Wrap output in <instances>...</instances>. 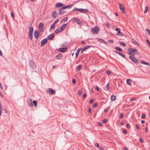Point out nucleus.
<instances>
[{"instance_id": "15", "label": "nucleus", "mask_w": 150, "mask_h": 150, "mask_svg": "<svg viewBox=\"0 0 150 150\" xmlns=\"http://www.w3.org/2000/svg\"><path fill=\"white\" fill-rule=\"evenodd\" d=\"M58 50L59 52H64L67 51V48L66 47L61 48L59 49Z\"/></svg>"}, {"instance_id": "8", "label": "nucleus", "mask_w": 150, "mask_h": 150, "mask_svg": "<svg viewBox=\"0 0 150 150\" xmlns=\"http://www.w3.org/2000/svg\"><path fill=\"white\" fill-rule=\"evenodd\" d=\"M73 19L75 21L76 23L78 25H82V23L81 21L77 18H74Z\"/></svg>"}, {"instance_id": "18", "label": "nucleus", "mask_w": 150, "mask_h": 150, "mask_svg": "<svg viewBox=\"0 0 150 150\" xmlns=\"http://www.w3.org/2000/svg\"><path fill=\"white\" fill-rule=\"evenodd\" d=\"M54 33H52L50 35L47 37V38L49 40H51L54 37Z\"/></svg>"}, {"instance_id": "17", "label": "nucleus", "mask_w": 150, "mask_h": 150, "mask_svg": "<svg viewBox=\"0 0 150 150\" xmlns=\"http://www.w3.org/2000/svg\"><path fill=\"white\" fill-rule=\"evenodd\" d=\"M67 25V24H64L63 25H62L60 28H60V30L61 31H62L65 28H66V25Z\"/></svg>"}, {"instance_id": "33", "label": "nucleus", "mask_w": 150, "mask_h": 150, "mask_svg": "<svg viewBox=\"0 0 150 150\" xmlns=\"http://www.w3.org/2000/svg\"><path fill=\"white\" fill-rule=\"evenodd\" d=\"M55 24H54L53 23L50 26L51 29H52V30L54 29H55Z\"/></svg>"}, {"instance_id": "61", "label": "nucleus", "mask_w": 150, "mask_h": 150, "mask_svg": "<svg viewBox=\"0 0 150 150\" xmlns=\"http://www.w3.org/2000/svg\"><path fill=\"white\" fill-rule=\"evenodd\" d=\"M99 149L100 150H104V149L102 147H99Z\"/></svg>"}, {"instance_id": "3", "label": "nucleus", "mask_w": 150, "mask_h": 150, "mask_svg": "<svg viewBox=\"0 0 150 150\" xmlns=\"http://www.w3.org/2000/svg\"><path fill=\"white\" fill-rule=\"evenodd\" d=\"M80 11L82 13H86V12H88V10L87 9H80V8H75L73 10V11Z\"/></svg>"}, {"instance_id": "22", "label": "nucleus", "mask_w": 150, "mask_h": 150, "mask_svg": "<svg viewBox=\"0 0 150 150\" xmlns=\"http://www.w3.org/2000/svg\"><path fill=\"white\" fill-rule=\"evenodd\" d=\"M63 4L61 3H57L55 5V7H61L63 6Z\"/></svg>"}, {"instance_id": "46", "label": "nucleus", "mask_w": 150, "mask_h": 150, "mask_svg": "<svg viewBox=\"0 0 150 150\" xmlns=\"http://www.w3.org/2000/svg\"><path fill=\"white\" fill-rule=\"evenodd\" d=\"M123 132L124 134H126L127 133V131L125 129L123 130Z\"/></svg>"}, {"instance_id": "60", "label": "nucleus", "mask_w": 150, "mask_h": 150, "mask_svg": "<svg viewBox=\"0 0 150 150\" xmlns=\"http://www.w3.org/2000/svg\"><path fill=\"white\" fill-rule=\"evenodd\" d=\"M11 17H12V18H13L14 17V15H13V13H12V12H11Z\"/></svg>"}, {"instance_id": "48", "label": "nucleus", "mask_w": 150, "mask_h": 150, "mask_svg": "<svg viewBox=\"0 0 150 150\" xmlns=\"http://www.w3.org/2000/svg\"><path fill=\"white\" fill-rule=\"evenodd\" d=\"M146 41L147 44H148L149 45H150V42H149V41L148 39H146Z\"/></svg>"}, {"instance_id": "30", "label": "nucleus", "mask_w": 150, "mask_h": 150, "mask_svg": "<svg viewBox=\"0 0 150 150\" xmlns=\"http://www.w3.org/2000/svg\"><path fill=\"white\" fill-rule=\"evenodd\" d=\"M115 49L117 50H118L119 51H122V50L121 48L119 47H115Z\"/></svg>"}, {"instance_id": "63", "label": "nucleus", "mask_w": 150, "mask_h": 150, "mask_svg": "<svg viewBox=\"0 0 150 150\" xmlns=\"http://www.w3.org/2000/svg\"><path fill=\"white\" fill-rule=\"evenodd\" d=\"M96 89L98 91H99V88L98 87H96Z\"/></svg>"}, {"instance_id": "7", "label": "nucleus", "mask_w": 150, "mask_h": 150, "mask_svg": "<svg viewBox=\"0 0 150 150\" xmlns=\"http://www.w3.org/2000/svg\"><path fill=\"white\" fill-rule=\"evenodd\" d=\"M119 7L122 13H124L125 12V9L124 6L121 4H119Z\"/></svg>"}, {"instance_id": "1", "label": "nucleus", "mask_w": 150, "mask_h": 150, "mask_svg": "<svg viewBox=\"0 0 150 150\" xmlns=\"http://www.w3.org/2000/svg\"><path fill=\"white\" fill-rule=\"evenodd\" d=\"M137 51V50L136 49L129 48L128 50V53L129 55L134 57L135 54V52Z\"/></svg>"}, {"instance_id": "2", "label": "nucleus", "mask_w": 150, "mask_h": 150, "mask_svg": "<svg viewBox=\"0 0 150 150\" xmlns=\"http://www.w3.org/2000/svg\"><path fill=\"white\" fill-rule=\"evenodd\" d=\"M99 31V28L96 26L93 28H92L91 29V32L93 33V34H97L98 33Z\"/></svg>"}, {"instance_id": "12", "label": "nucleus", "mask_w": 150, "mask_h": 150, "mask_svg": "<svg viewBox=\"0 0 150 150\" xmlns=\"http://www.w3.org/2000/svg\"><path fill=\"white\" fill-rule=\"evenodd\" d=\"M47 42V39L45 38L42 40L41 42V46H42Z\"/></svg>"}, {"instance_id": "16", "label": "nucleus", "mask_w": 150, "mask_h": 150, "mask_svg": "<svg viewBox=\"0 0 150 150\" xmlns=\"http://www.w3.org/2000/svg\"><path fill=\"white\" fill-rule=\"evenodd\" d=\"M97 39L98 41L100 42H101L104 43L106 45L107 44V42L103 40V39L100 38H97Z\"/></svg>"}, {"instance_id": "43", "label": "nucleus", "mask_w": 150, "mask_h": 150, "mask_svg": "<svg viewBox=\"0 0 150 150\" xmlns=\"http://www.w3.org/2000/svg\"><path fill=\"white\" fill-rule=\"evenodd\" d=\"M102 122L103 123H105L107 122V120L106 119H104L102 120Z\"/></svg>"}, {"instance_id": "28", "label": "nucleus", "mask_w": 150, "mask_h": 150, "mask_svg": "<svg viewBox=\"0 0 150 150\" xmlns=\"http://www.w3.org/2000/svg\"><path fill=\"white\" fill-rule=\"evenodd\" d=\"M116 99V97L114 95H112L111 97V100L112 101H113Z\"/></svg>"}, {"instance_id": "10", "label": "nucleus", "mask_w": 150, "mask_h": 150, "mask_svg": "<svg viewBox=\"0 0 150 150\" xmlns=\"http://www.w3.org/2000/svg\"><path fill=\"white\" fill-rule=\"evenodd\" d=\"M39 35V32L36 30H35L34 32V37L36 39H38Z\"/></svg>"}, {"instance_id": "39", "label": "nucleus", "mask_w": 150, "mask_h": 150, "mask_svg": "<svg viewBox=\"0 0 150 150\" xmlns=\"http://www.w3.org/2000/svg\"><path fill=\"white\" fill-rule=\"evenodd\" d=\"M91 46L89 45H88L83 48V50H85L88 49V48H89Z\"/></svg>"}, {"instance_id": "21", "label": "nucleus", "mask_w": 150, "mask_h": 150, "mask_svg": "<svg viewBox=\"0 0 150 150\" xmlns=\"http://www.w3.org/2000/svg\"><path fill=\"white\" fill-rule=\"evenodd\" d=\"M73 6V4H71L67 6L63 7V9H64L67 8H70Z\"/></svg>"}, {"instance_id": "35", "label": "nucleus", "mask_w": 150, "mask_h": 150, "mask_svg": "<svg viewBox=\"0 0 150 150\" xmlns=\"http://www.w3.org/2000/svg\"><path fill=\"white\" fill-rule=\"evenodd\" d=\"M148 6H146V7H145V10L144 11V14L146 13L148 11Z\"/></svg>"}, {"instance_id": "26", "label": "nucleus", "mask_w": 150, "mask_h": 150, "mask_svg": "<svg viewBox=\"0 0 150 150\" xmlns=\"http://www.w3.org/2000/svg\"><path fill=\"white\" fill-rule=\"evenodd\" d=\"M81 50V49H79L77 50V51L76 52V58L78 57V56L79 53V52H80V51Z\"/></svg>"}, {"instance_id": "55", "label": "nucleus", "mask_w": 150, "mask_h": 150, "mask_svg": "<svg viewBox=\"0 0 150 150\" xmlns=\"http://www.w3.org/2000/svg\"><path fill=\"white\" fill-rule=\"evenodd\" d=\"M72 81V83H76V81L75 79H73Z\"/></svg>"}, {"instance_id": "42", "label": "nucleus", "mask_w": 150, "mask_h": 150, "mask_svg": "<svg viewBox=\"0 0 150 150\" xmlns=\"http://www.w3.org/2000/svg\"><path fill=\"white\" fill-rule=\"evenodd\" d=\"M59 20L58 19H57L53 23V24H55L57 23L58 22Z\"/></svg>"}, {"instance_id": "20", "label": "nucleus", "mask_w": 150, "mask_h": 150, "mask_svg": "<svg viewBox=\"0 0 150 150\" xmlns=\"http://www.w3.org/2000/svg\"><path fill=\"white\" fill-rule=\"evenodd\" d=\"M109 88L110 84L109 83H108L107 84L106 86L105 87L104 89L106 91H108L109 90Z\"/></svg>"}, {"instance_id": "51", "label": "nucleus", "mask_w": 150, "mask_h": 150, "mask_svg": "<svg viewBox=\"0 0 150 150\" xmlns=\"http://www.w3.org/2000/svg\"><path fill=\"white\" fill-rule=\"evenodd\" d=\"M86 93H85L82 96V97L83 98H85L86 97Z\"/></svg>"}, {"instance_id": "6", "label": "nucleus", "mask_w": 150, "mask_h": 150, "mask_svg": "<svg viewBox=\"0 0 150 150\" xmlns=\"http://www.w3.org/2000/svg\"><path fill=\"white\" fill-rule=\"evenodd\" d=\"M30 66L33 69H35L36 68V66L35 63L32 61H30L29 63Z\"/></svg>"}, {"instance_id": "41", "label": "nucleus", "mask_w": 150, "mask_h": 150, "mask_svg": "<svg viewBox=\"0 0 150 150\" xmlns=\"http://www.w3.org/2000/svg\"><path fill=\"white\" fill-rule=\"evenodd\" d=\"M97 124L98 125V126H102L103 125L102 124L101 122H97Z\"/></svg>"}, {"instance_id": "64", "label": "nucleus", "mask_w": 150, "mask_h": 150, "mask_svg": "<svg viewBox=\"0 0 150 150\" xmlns=\"http://www.w3.org/2000/svg\"><path fill=\"white\" fill-rule=\"evenodd\" d=\"M125 124V123L124 122H123V121H122L121 122V124L122 125H123L124 124Z\"/></svg>"}, {"instance_id": "27", "label": "nucleus", "mask_w": 150, "mask_h": 150, "mask_svg": "<svg viewBox=\"0 0 150 150\" xmlns=\"http://www.w3.org/2000/svg\"><path fill=\"white\" fill-rule=\"evenodd\" d=\"M119 43L121 46L123 47H125L126 46V44L124 42H119Z\"/></svg>"}, {"instance_id": "53", "label": "nucleus", "mask_w": 150, "mask_h": 150, "mask_svg": "<svg viewBox=\"0 0 150 150\" xmlns=\"http://www.w3.org/2000/svg\"><path fill=\"white\" fill-rule=\"evenodd\" d=\"M93 101V99H91V100H90L89 101V103H92Z\"/></svg>"}, {"instance_id": "59", "label": "nucleus", "mask_w": 150, "mask_h": 150, "mask_svg": "<svg viewBox=\"0 0 150 150\" xmlns=\"http://www.w3.org/2000/svg\"><path fill=\"white\" fill-rule=\"evenodd\" d=\"M81 43L83 44H86L85 43V41L83 40H82L81 41Z\"/></svg>"}, {"instance_id": "32", "label": "nucleus", "mask_w": 150, "mask_h": 150, "mask_svg": "<svg viewBox=\"0 0 150 150\" xmlns=\"http://www.w3.org/2000/svg\"><path fill=\"white\" fill-rule=\"evenodd\" d=\"M146 33L148 34L149 35H150V30L147 28L146 29Z\"/></svg>"}, {"instance_id": "44", "label": "nucleus", "mask_w": 150, "mask_h": 150, "mask_svg": "<svg viewBox=\"0 0 150 150\" xmlns=\"http://www.w3.org/2000/svg\"><path fill=\"white\" fill-rule=\"evenodd\" d=\"M107 74L108 75H110L111 74V72L110 71H106Z\"/></svg>"}, {"instance_id": "62", "label": "nucleus", "mask_w": 150, "mask_h": 150, "mask_svg": "<svg viewBox=\"0 0 150 150\" xmlns=\"http://www.w3.org/2000/svg\"><path fill=\"white\" fill-rule=\"evenodd\" d=\"M88 112L89 113H91V110L90 108H89L88 110Z\"/></svg>"}, {"instance_id": "23", "label": "nucleus", "mask_w": 150, "mask_h": 150, "mask_svg": "<svg viewBox=\"0 0 150 150\" xmlns=\"http://www.w3.org/2000/svg\"><path fill=\"white\" fill-rule=\"evenodd\" d=\"M57 15V12L56 11H53L52 13V16L53 18H56Z\"/></svg>"}, {"instance_id": "34", "label": "nucleus", "mask_w": 150, "mask_h": 150, "mask_svg": "<svg viewBox=\"0 0 150 150\" xmlns=\"http://www.w3.org/2000/svg\"><path fill=\"white\" fill-rule=\"evenodd\" d=\"M33 104L35 107H36L37 106V102L36 100H33Z\"/></svg>"}, {"instance_id": "29", "label": "nucleus", "mask_w": 150, "mask_h": 150, "mask_svg": "<svg viewBox=\"0 0 150 150\" xmlns=\"http://www.w3.org/2000/svg\"><path fill=\"white\" fill-rule=\"evenodd\" d=\"M115 30L117 32V35H119V33H120V28H117L115 29Z\"/></svg>"}, {"instance_id": "5", "label": "nucleus", "mask_w": 150, "mask_h": 150, "mask_svg": "<svg viewBox=\"0 0 150 150\" xmlns=\"http://www.w3.org/2000/svg\"><path fill=\"white\" fill-rule=\"evenodd\" d=\"M129 58L134 62L136 64H138V60L134 58V57H133L132 56H130L129 57Z\"/></svg>"}, {"instance_id": "38", "label": "nucleus", "mask_w": 150, "mask_h": 150, "mask_svg": "<svg viewBox=\"0 0 150 150\" xmlns=\"http://www.w3.org/2000/svg\"><path fill=\"white\" fill-rule=\"evenodd\" d=\"M133 42L135 45H136L138 46H139V44L136 41H134Z\"/></svg>"}, {"instance_id": "4", "label": "nucleus", "mask_w": 150, "mask_h": 150, "mask_svg": "<svg viewBox=\"0 0 150 150\" xmlns=\"http://www.w3.org/2000/svg\"><path fill=\"white\" fill-rule=\"evenodd\" d=\"M33 27L30 26L29 28V37L30 40H31L33 38Z\"/></svg>"}, {"instance_id": "47", "label": "nucleus", "mask_w": 150, "mask_h": 150, "mask_svg": "<svg viewBox=\"0 0 150 150\" xmlns=\"http://www.w3.org/2000/svg\"><path fill=\"white\" fill-rule=\"evenodd\" d=\"M146 115L145 114H143L142 116V119H144L145 118Z\"/></svg>"}, {"instance_id": "9", "label": "nucleus", "mask_w": 150, "mask_h": 150, "mask_svg": "<svg viewBox=\"0 0 150 150\" xmlns=\"http://www.w3.org/2000/svg\"><path fill=\"white\" fill-rule=\"evenodd\" d=\"M27 103L28 106L30 107H32L33 105L32 103V100L30 98H29L27 100Z\"/></svg>"}, {"instance_id": "57", "label": "nucleus", "mask_w": 150, "mask_h": 150, "mask_svg": "<svg viewBox=\"0 0 150 150\" xmlns=\"http://www.w3.org/2000/svg\"><path fill=\"white\" fill-rule=\"evenodd\" d=\"M108 42L109 43H113V41L112 40H110L108 41Z\"/></svg>"}, {"instance_id": "54", "label": "nucleus", "mask_w": 150, "mask_h": 150, "mask_svg": "<svg viewBox=\"0 0 150 150\" xmlns=\"http://www.w3.org/2000/svg\"><path fill=\"white\" fill-rule=\"evenodd\" d=\"M139 140H140V141L141 143H143L144 142L143 140L142 139V138H140L139 139Z\"/></svg>"}, {"instance_id": "58", "label": "nucleus", "mask_w": 150, "mask_h": 150, "mask_svg": "<svg viewBox=\"0 0 150 150\" xmlns=\"http://www.w3.org/2000/svg\"><path fill=\"white\" fill-rule=\"evenodd\" d=\"M135 98H132L130 99V101H132L134 100L135 99Z\"/></svg>"}, {"instance_id": "24", "label": "nucleus", "mask_w": 150, "mask_h": 150, "mask_svg": "<svg viewBox=\"0 0 150 150\" xmlns=\"http://www.w3.org/2000/svg\"><path fill=\"white\" fill-rule=\"evenodd\" d=\"M62 57V55L61 54H57L56 56L57 58V59H61Z\"/></svg>"}, {"instance_id": "37", "label": "nucleus", "mask_w": 150, "mask_h": 150, "mask_svg": "<svg viewBox=\"0 0 150 150\" xmlns=\"http://www.w3.org/2000/svg\"><path fill=\"white\" fill-rule=\"evenodd\" d=\"M81 67H82L81 65H78L77 67V70L79 71L81 69Z\"/></svg>"}, {"instance_id": "49", "label": "nucleus", "mask_w": 150, "mask_h": 150, "mask_svg": "<svg viewBox=\"0 0 150 150\" xmlns=\"http://www.w3.org/2000/svg\"><path fill=\"white\" fill-rule=\"evenodd\" d=\"M136 127L137 129H139L140 128V127L138 125H136Z\"/></svg>"}, {"instance_id": "45", "label": "nucleus", "mask_w": 150, "mask_h": 150, "mask_svg": "<svg viewBox=\"0 0 150 150\" xmlns=\"http://www.w3.org/2000/svg\"><path fill=\"white\" fill-rule=\"evenodd\" d=\"M97 105H98V104L97 103H94V104H93V107H96L97 106Z\"/></svg>"}, {"instance_id": "50", "label": "nucleus", "mask_w": 150, "mask_h": 150, "mask_svg": "<svg viewBox=\"0 0 150 150\" xmlns=\"http://www.w3.org/2000/svg\"><path fill=\"white\" fill-rule=\"evenodd\" d=\"M68 18L67 17L65 18L63 20L64 22L67 21V20Z\"/></svg>"}, {"instance_id": "11", "label": "nucleus", "mask_w": 150, "mask_h": 150, "mask_svg": "<svg viewBox=\"0 0 150 150\" xmlns=\"http://www.w3.org/2000/svg\"><path fill=\"white\" fill-rule=\"evenodd\" d=\"M47 92L49 93V94H52L55 93V92L54 90L51 88H49L47 90Z\"/></svg>"}, {"instance_id": "13", "label": "nucleus", "mask_w": 150, "mask_h": 150, "mask_svg": "<svg viewBox=\"0 0 150 150\" xmlns=\"http://www.w3.org/2000/svg\"><path fill=\"white\" fill-rule=\"evenodd\" d=\"M44 25L42 23H40L39 24V29L40 31H41L43 30Z\"/></svg>"}, {"instance_id": "19", "label": "nucleus", "mask_w": 150, "mask_h": 150, "mask_svg": "<svg viewBox=\"0 0 150 150\" xmlns=\"http://www.w3.org/2000/svg\"><path fill=\"white\" fill-rule=\"evenodd\" d=\"M114 52H115V53H116L117 54L120 55L122 57L124 58H125V56L124 54H122L121 53L118 52L117 51H114Z\"/></svg>"}, {"instance_id": "31", "label": "nucleus", "mask_w": 150, "mask_h": 150, "mask_svg": "<svg viewBox=\"0 0 150 150\" xmlns=\"http://www.w3.org/2000/svg\"><path fill=\"white\" fill-rule=\"evenodd\" d=\"M131 80L130 79H128L127 80V84H129V85H131Z\"/></svg>"}, {"instance_id": "56", "label": "nucleus", "mask_w": 150, "mask_h": 150, "mask_svg": "<svg viewBox=\"0 0 150 150\" xmlns=\"http://www.w3.org/2000/svg\"><path fill=\"white\" fill-rule=\"evenodd\" d=\"M123 117V115L121 113L119 117L120 118H122Z\"/></svg>"}, {"instance_id": "25", "label": "nucleus", "mask_w": 150, "mask_h": 150, "mask_svg": "<svg viewBox=\"0 0 150 150\" xmlns=\"http://www.w3.org/2000/svg\"><path fill=\"white\" fill-rule=\"evenodd\" d=\"M140 63L142 64H145V65H148L149 66V63H148V62H145L144 61H141Z\"/></svg>"}, {"instance_id": "52", "label": "nucleus", "mask_w": 150, "mask_h": 150, "mask_svg": "<svg viewBox=\"0 0 150 150\" xmlns=\"http://www.w3.org/2000/svg\"><path fill=\"white\" fill-rule=\"evenodd\" d=\"M95 146L97 147H99V144L98 143H96L95 144Z\"/></svg>"}, {"instance_id": "14", "label": "nucleus", "mask_w": 150, "mask_h": 150, "mask_svg": "<svg viewBox=\"0 0 150 150\" xmlns=\"http://www.w3.org/2000/svg\"><path fill=\"white\" fill-rule=\"evenodd\" d=\"M64 9H63V7L60 8L59 10V14L60 15L64 14L65 13V11H64Z\"/></svg>"}, {"instance_id": "36", "label": "nucleus", "mask_w": 150, "mask_h": 150, "mask_svg": "<svg viewBox=\"0 0 150 150\" xmlns=\"http://www.w3.org/2000/svg\"><path fill=\"white\" fill-rule=\"evenodd\" d=\"M61 31V30H60V28H58L57 29L55 30V33H58L60 32Z\"/></svg>"}, {"instance_id": "40", "label": "nucleus", "mask_w": 150, "mask_h": 150, "mask_svg": "<svg viewBox=\"0 0 150 150\" xmlns=\"http://www.w3.org/2000/svg\"><path fill=\"white\" fill-rule=\"evenodd\" d=\"M78 95H79V96H81L82 94V91L81 90L79 91H78Z\"/></svg>"}]
</instances>
